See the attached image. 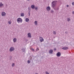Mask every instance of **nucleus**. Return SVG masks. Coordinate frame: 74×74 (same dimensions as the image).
<instances>
[{
  "instance_id": "obj_1",
  "label": "nucleus",
  "mask_w": 74,
  "mask_h": 74,
  "mask_svg": "<svg viewBox=\"0 0 74 74\" xmlns=\"http://www.w3.org/2000/svg\"><path fill=\"white\" fill-rule=\"evenodd\" d=\"M57 2H58V1H54L52 2V5L51 6V7L55 10H56V9H55V8L56 6V5Z\"/></svg>"
},
{
  "instance_id": "obj_2",
  "label": "nucleus",
  "mask_w": 74,
  "mask_h": 74,
  "mask_svg": "<svg viewBox=\"0 0 74 74\" xmlns=\"http://www.w3.org/2000/svg\"><path fill=\"white\" fill-rule=\"evenodd\" d=\"M17 21L18 23L19 22H21V23H22V19L21 18H18L17 19Z\"/></svg>"
},
{
  "instance_id": "obj_3",
  "label": "nucleus",
  "mask_w": 74,
  "mask_h": 74,
  "mask_svg": "<svg viewBox=\"0 0 74 74\" xmlns=\"http://www.w3.org/2000/svg\"><path fill=\"white\" fill-rule=\"evenodd\" d=\"M15 50V48L14 47H10L9 51L10 52L14 51Z\"/></svg>"
},
{
  "instance_id": "obj_4",
  "label": "nucleus",
  "mask_w": 74,
  "mask_h": 74,
  "mask_svg": "<svg viewBox=\"0 0 74 74\" xmlns=\"http://www.w3.org/2000/svg\"><path fill=\"white\" fill-rule=\"evenodd\" d=\"M57 57H59L61 56V53L60 52H58L56 54Z\"/></svg>"
},
{
  "instance_id": "obj_5",
  "label": "nucleus",
  "mask_w": 74,
  "mask_h": 74,
  "mask_svg": "<svg viewBox=\"0 0 74 74\" xmlns=\"http://www.w3.org/2000/svg\"><path fill=\"white\" fill-rule=\"evenodd\" d=\"M40 42H42V41H44V39L42 38V37H40Z\"/></svg>"
},
{
  "instance_id": "obj_6",
  "label": "nucleus",
  "mask_w": 74,
  "mask_h": 74,
  "mask_svg": "<svg viewBox=\"0 0 74 74\" xmlns=\"http://www.w3.org/2000/svg\"><path fill=\"white\" fill-rule=\"evenodd\" d=\"M68 47H65L62 48V49L64 50H66V49H68Z\"/></svg>"
},
{
  "instance_id": "obj_7",
  "label": "nucleus",
  "mask_w": 74,
  "mask_h": 74,
  "mask_svg": "<svg viewBox=\"0 0 74 74\" xmlns=\"http://www.w3.org/2000/svg\"><path fill=\"white\" fill-rule=\"evenodd\" d=\"M28 9L29 11L28 12L29 16H30V11H31V8H30L29 7L28 8Z\"/></svg>"
},
{
  "instance_id": "obj_8",
  "label": "nucleus",
  "mask_w": 74,
  "mask_h": 74,
  "mask_svg": "<svg viewBox=\"0 0 74 74\" xmlns=\"http://www.w3.org/2000/svg\"><path fill=\"white\" fill-rule=\"evenodd\" d=\"M46 9L47 11H49V10H51V8L49 6H48L46 8Z\"/></svg>"
},
{
  "instance_id": "obj_9",
  "label": "nucleus",
  "mask_w": 74,
  "mask_h": 74,
  "mask_svg": "<svg viewBox=\"0 0 74 74\" xmlns=\"http://www.w3.org/2000/svg\"><path fill=\"white\" fill-rule=\"evenodd\" d=\"M6 15V13H5V12H3L2 13V16H5V15Z\"/></svg>"
},
{
  "instance_id": "obj_10",
  "label": "nucleus",
  "mask_w": 74,
  "mask_h": 74,
  "mask_svg": "<svg viewBox=\"0 0 74 74\" xmlns=\"http://www.w3.org/2000/svg\"><path fill=\"white\" fill-rule=\"evenodd\" d=\"M28 37L29 38H31L32 37V35H31V34L30 33H29L28 34Z\"/></svg>"
},
{
  "instance_id": "obj_11",
  "label": "nucleus",
  "mask_w": 74,
  "mask_h": 74,
  "mask_svg": "<svg viewBox=\"0 0 74 74\" xmlns=\"http://www.w3.org/2000/svg\"><path fill=\"white\" fill-rule=\"evenodd\" d=\"M31 7L32 9H34L35 8V5H31Z\"/></svg>"
},
{
  "instance_id": "obj_12",
  "label": "nucleus",
  "mask_w": 74,
  "mask_h": 74,
  "mask_svg": "<svg viewBox=\"0 0 74 74\" xmlns=\"http://www.w3.org/2000/svg\"><path fill=\"white\" fill-rule=\"evenodd\" d=\"M25 22H27L29 21V19L28 18H26L25 19Z\"/></svg>"
},
{
  "instance_id": "obj_13",
  "label": "nucleus",
  "mask_w": 74,
  "mask_h": 74,
  "mask_svg": "<svg viewBox=\"0 0 74 74\" xmlns=\"http://www.w3.org/2000/svg\"><path fill=\"white\" fill-rule=\"evenodd\" d=\"M17 40V39H16V38H14L13 40V41L14 42H15Z\"/></svg>"
},
{
  "instance_id": "obj_14",
  "label": "nucleus",
  "mask_w": 74,
  "mask_h": 74,
  "mask_svg": "<svg viewBox=\"0 0 74 74\" xmlns=\"http://www.w3.org/2000/svg\"><path fill=\"white\" fill-rule=\"evenodd\" d=\"M49 53H50L52 54V53H53V50H49Z\"/></svg>"
},
{
  "instance_id": "obj_15",
  "label": "nucleus",
  "mask_w": 74,
  "mask_h": 74,
  "mask_svg": "<svg viewBox=\"0 0 74 74\" xmlns=\"http://www.w3.org/2000/svg\"><path fill=\"white\" fill-rule=\"evenodd\" d=\"M25 49H26V48H24L23 49H22V50L23 51V52H25Z\"/></svg>"
},
{
  "instance_id": "obj_16",
  "label": "nucleus",
  "mask_w": 74,
  "mask_h": 74,
  "mask_svg": "<svg viewBox=\"0 0 74 74\" xmlns=\"http://www.w3.org/2000/svg\"><path fill=\"white\" fill-rule=\"evenodd\" d=\"M31 62L30 60H28L27 61V63H28V64L29 63H30Z\"/></svg>"
},
{
  "instance_id": "obj_17",
  "label": "nucleus",
  "mask_w": 74,
  "mask_h": 74,
  "mask_svg": "<svg viewBox=\"0 0 74 74\" xmlns=\"http://www.w3.org/2000/svg\"><path fill=\"white\" fill-rule=\"evenodd\" d=\"M24 15H25V14H24V13H23L21 14V16H24Z\"/></svg>"
},
{
  "instance_id": "obj_18",
  "label": "nucleus",
  "mask_w": 74,
  "mask_h": 74,
  "mask_svg": "<svg viewBox=\"0 0 74 74\" xmlns=\"http://www.w3.org/2000/svg\"><path fill=\"white\" fill-rule=\"evenodd\" d=\"M12 67H14L15 66V64L14 63H12Z\"/></svg>"
},
{
  "instance_id": "obj_19",
  "label": "nucleus",
  "mask_w": 74,
  "mask_h": 74,
  "mask_svg": "<svg viewBox=\"0 0 74 74\" xmlns=\"http://www.w3.org/2000/svg\"><path fill=\"white\" fill-rule=\"evenodd\" d=\"M35 24L36 25H37V21H35Z\"/></svg>"
},
{
  "instance_id": "obj_20",
  "label": "nucleus",
  "mask_w": 74,
  "mask_h": 74,
  "mask_svg": "<svg viewBox=\"0 0 74 74\" xmlns=\"http://www.w3.org/2000/svg\"><path fill=\"white\" fill-rule=\"evenodd\" d=\"M3 5V4H2V3H1V4H0V7H2Z\"/></svg>"
},
{
  "instance_id": "obj_21",
  "label": "nucleus",
  "mask_w": 74,
  "mask_h": 74,
  "mask_svg": "<svg viewBox=\"0 0 74 74\" xmlns=\"http://www.w3.org/2000/svg\"><path fill=\"white\" fill-rule=\"evenodd\" d=\"M70 18H67V21L68 22H69V21H70Z\"/></svg>"
},
{
  "instance_id": "obj_22",
  "label": "nucleus",
  "mask_w": 74,
  "mask_h": 74,
  "mask_svg": "<svg viewBox=\"0 0 74 74\" xmlns=\"http://www.w3.org/2000/svg\"><path fill=\"white\" fill-rule=\"evenodd\" d=\"M53 33L54 34L56 35V32H55L54 31H53Z\"/></svg>"
},
{
  "instance_id": "obj_23",
  "label": "nucleus",
  "mask_w": 74,
  "mask_h": 74,
  "mask_svg": "<svg viewBox=\"0 0 74 74\" xmlns=\"http://www.w3.org/2000/svg\"><path fill=\"white\" fill-rule=\"evenodd\" d=\"M8 23H9V24H10V25L11 24V21H8Z\"/></svg>"
},
{
  "instance_id": "obj_24",
  "label": "nucleus",
  "mask_w": 74,
  "mask_h": 74,
  "mask_svg": "<svg viewBox=\"0 0 74 74\" xmlns=\"http://www.w3.org/2000/svg\"><path fill=\"white\" fill-rule=\"evenodd\" d=\"M38 8H37V6H36V7H35V10H38Z\"/></svg>"
},
{
  "instance_id": "obj_25",
  "label": "nucleus",
  "mask_w": 74,
  "mask_h": 74,
  "mask_svg": "<svg viewBox=\"0 0 74 74\" xmlns=\"http://www.w3.org/2000/svg\"><path fill=\"white\" fill-rule=\"evenodd\" d=\"M39 50V49H38V48H37V50H36V51H38Z\"/></svg>"
},
{
  "instance_id": "obj_26",
  "label": "nucleus",
  "mask_w": 74,
  "mask_h": 74,
  "mask_svg": "<svg viewBox=\"0 0 74 74\" xmlns=\"http://www.w3.org/2000/svg\"><path fill=\"white\" fill-rule=\"evenodd\" d=\"M72 5H74V2H73L72 3Z\"/></svg>"
},
{
  "instance_id": "obj_27",
  "label": "nucleus",
  "mask_w": 74,
  "mask_h": 74,
  "mask_svg": "<svg viewBox=\"0 0 74 74\" xmlns=\"http://www.w3.org/2000/svg\"><path fill=\"white\" fill-rule=\"evenodd\" d=\"M51 12H53V10H51Z\"/></svg>"
},
{
  "instance_id": "obj_28",
  "label": "nucleus",
  "mask_w": 74,
  "mask_h": 74,
  "mask_svg": "<svg viewBox=\"0 0 74 74\" xmlns=\"http://www.w3.org/2000/svg\"><path fill=\"white\" fill-rule=\"evenodd\" d=\"M28 41V40L27 39L26 40H25L26 42H27Z\"/></svg>"
},
{
  "instance_id": "obj_29",
  "label": "nucleus",
  "mask_w": 74,
  "mask_h": 74,
  "mask_svg": "<svg viewBox=\"0 0 74 74\" xmlns=\"http://www.w3.org/2000/svg\"><path fill=\"white\" fill-rule=\"evenodd\" d=\"M66 7H69V5H66Z\"/></svg>"
},
{
  "instance_id": "obj_30",
  "label": "nucleus",
  "mask_w": 74,
  "mask_h": 74,
  "mask_svg": "<svg viewBox=\"0 0 74 74\" xmlns=\"http://www.w3.org/2000/svg\"><path fill=\"white\" fill-rule=\"evenodd\" d=\"M56 48H54V51H56Z\"/></svg>"
},
{
  "instance_id": "obj_31",
  "label": "nucleus",
  "mask_w": 74,
  "mask_h": 74,
  "mask_svg": "<svg viewBox=\"0 0 74 74\" xmlns=\"http://www.w3.org/2000/svg\"><path fill=\"white\" fill-rule=\"evenodd\" d=\"M72 13L73 14H74V11Z\"/></svg>"
},
{
  "instance_id": "obj_32",
  "label": "nucleus",
  "mask_w": 74,
  "mask_h": 74,
  "mask_svg": "<svg viewBox=\"0 0 74 74\" xmlns=\"http://www.w3.org/2000/svg\"><path fill=\"white\" fill-rule=\"evenodd\" d=\"M32 49V51H34V49Z\"/></svg>"
},
{
  "instance_id": "obj_33",
  "label": "nucleus",
  "mask_w": 74,
  "mask_h": 74,
  "mask_svg": "<svg viewBox=\"0 0 74 74\" xmlns=\"http://www.w3.org/2000/svg\"><path fill=\"white\" fill-rule=\"evenodd\" d=\"M27 0L28 1H30V0Z\"/></svg>"
},
{
  "instance_id": "obj_34",
  "label": "nucleus",
  "mask_w": 74,
  "mask_h": 74,
  "mask_svg": "<svg viewBox=\"0 0 74 74\" xmlns=\"http://www.w3.org/2000/svg\"><path fill=\"white\" fill-rule=\"evenodd\" d=\"M11 58H12V56H10Z\"/></svg>"
},
{
  "instance_id": "obj_35",
  "label": "nucleus",
  "mask_w": 74,
  "mask_h": 74,
  "mask_svg": "<svg viewBox=\"0 0 74 74\" xmlns=\"http://www.w3.org/2000/svg\"><path fill=\"white\" fill-rule=\"evenodd\" d=\"M11 59L10 58V60H11Z\"/></svg>"
},
{
  "instance_id": "obj_36",
  "label": "nucleus",
  "mask_w": 74,
  "mask_h": 74,
  "mask_svg": "<svg viewBox=\"0 0 74 74\" xmlns=\"http://www.w3.org/2000/svg\"><path fill=\"white\" fill-rule=\"evenodd\" d=\"M66 33V32H65Z\"/></svg>"
}]
</instances>
